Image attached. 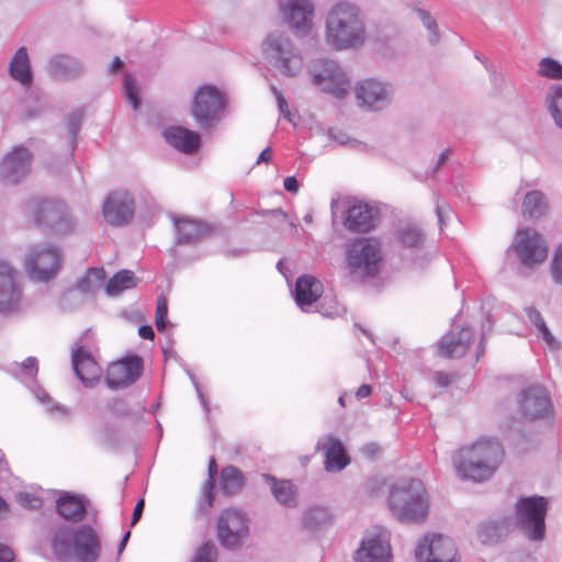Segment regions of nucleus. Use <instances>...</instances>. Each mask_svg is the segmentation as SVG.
<instances>
[{"label": "nucleus", "mask_w": 562, "mask_h": 562, "mask_svg": "<svg viewBox=\"0 0 562 562\" xmlns=\"http://www.w3.org/2000/svg\"><path fill=\"white\" fill-rule=\"evenodd\" d=\"M366 27L359 9L349 2H338L328 11L326 43L336 50L362 45Z\"/></svg>", "instance_id": "obj_1"}, {"label": "nucleus", "mask_w": 562, "mask_h": 562, "mask_svg": "<svg viewBox=\"0 0 562 562\" xmlns=\"http://www.w3.org/2000/svg\"><path fill=\"white\" fill-rule=\"evenodd\" d=\"M504 459L502 445L492 439H480L462 451V459L456 462L463 479L484 481L490 479Z\"/></svg>", "instance_id": "obj_2"}, {"label": "nucleus", "mask_w": 562, "mask_h": 562, "mask_svg": "<svg viewBox=\"0 0 562 562\" xmlns=\"http://www.w3.org/2000/svg\"><path fill=\"white\" fill-rule=\"evenodd\" d=\"M390 508L402 522H420L428 514V502L420 481L412 480L406 486L392 490Z\"/></svg>", "instance_id": "obj_3"}, {"label": "nucleus", "mask_w": 562, "mask_h": 562, "mask_svg": "<svg viewBox=\"0 0 562 562\" xmlns=\"http://www.w3.org/2000/svg\"><path fill=\"white\" fill-rule=\"evenodd\" d=\"M226 105V97L221 90L203 85L195 90L190 111L198 127L211 131L222 121Z\"/></svg>", "instance_id": "obj_4"}, {"label": "nucleus", "mask_w": 562, "mask_h": 562, "mask_svg": "<svg viewBox=\"0 0 562 562\" xmlns=\"http://www.w3.org/2000/svg\"><path fill=\"white\" fill-rule=\"evenodd\" d=\"M383 262L381 243L375 238L362 237L352 240L346 251L348 268L362 277H375Z\"/></svg>", "instance_id": "obj_5"}, {"label": "nucleus", "mask_w": 562, "mask_h": 562, "mask_svg": "<svg viewBox=\"0 0 562 562\" xmlns=\"http://www.w3.org/2000/svg\"><path fill=\"white\" fill-rule=\"evenodd\" d=\"M548 502L543 496L521 497L516 504V519L532 540H541L544 536V518Z\"/></svg>", "instance_id": "obj_6"}, {"label": "nucleus", "mask_w": 562, "mask_h": 562, "mask_svg": "<svg viewBox=\"0 0 562 562\" xmlns=\"http://www.w3.org/2000/svg\"><path fill=\"white\" fill-rule=\"evenodd\" d=\"M261 49L267 59L290 76L295 75L301 68V58L294 53L290 38L282 32L268 34L261 44Z\"/></svg>", "instance_id": "obj_7"}, {"label": "nucleus", "mask_w": 562, "mask_h": 562, "mask_svg": "<svg viewBox=\"0 0 562 562\" xmlns=\"http://www.w3.org/2000/svg\"><path fill=\"white\" fill-rule=\"evenodd\" d=\"M33 221L36 225H46L53 233L65 235L72 231L74 222L67 205L60 200H43L34 205Z\"/></svg>", "instance_id": "obj_8"}, {"label": "nucleus", "mask_w": 562, "mask_h": 562, "mask_svg": "<svg viewBox=\"0 0 562 562\" xmlns=\"http://www.w3.org/2000/svg\"><path fill=\"white\" fill-rule=\"evenodd\" d=\"M135 214V201L127 190L112 191L102 204V215L111 226L127 225Z\"/></svg>", "instance_id": "obj_9"}, {"label": "nucleus", "mask_w": 562, "mask_h": 562, "mask_svg": "<svg viewBox=\"0 0 562 562\" xmlns=\"http://www.w3.org/2000/svg\"><path fill=\"white\" fill-rule=\"evenodd\" d=\"M514 247L520 261L528 267L540 265L548 257V247L542 235L530 228L517 232Z\"/></svg>", "instance_id": "obj_10"}, {"label": "nucleus", "mask_w": 562, "mask_h": 562, "mask_svg": "<svg viewBox=\"0 0 562 562\" xmlns=\"http://www.w3.org/2000/svg\"><path fill=\"white\" fill-rule=\"evenodd\" d=\"M417 562H459L454 543L442 535L425 536L415 552Z\"/></svg>", "instance_id": "obj_11"}, {"label": "nucleus", "mask_w": 562, "mask_h": 562, "mask_svg": "<svg viewBox=\"0 0 562 562\" xmlns=\"http://www.w3.org/2000/svg\"><path fill=\"white\" fill-rule=\"evenodd\" d=\"M32 154L23 146L14 147L0 165V178L5 184H18L31 170Z\"/></svg>", "instance_id": "obj_12"}, {"label": "nucleus", "mask_w": 562, "mask_h": 562, "mask_svg": "<svg viewBox=\"0 0 562 562\" xmlns=\"http://www.w3.org/2000/svg\"><path fill=\"white\" fill-rule=\"evenodd\" d=\"M143 372V359L139 356L125 357L109 366L105 383L110 389H121L133 384Z\"/></svg>", "instance_id": "obj_13"}, {"label": "nucleus", "mask_w": 562, "mask_h": 562, "mask_svg": "<svg viewBox=\"0 0 562 562\" xmlns=\"http://www.w3.org/2000/svg\"><path fill=\"white\" fill-rule=\"evenodd\" d=\"M60 267V255L57 249L46 248L31 254L25 259V268L31 279L49 281Z\"/></svg>", "instance_id": "obj_14"}, {"label": "nucleus", "mask_w": 562, "mask_h": 562, "mask_svg": "<svg viewBox=\"0 0 562 562\" xmlns=\"http://www.w3.org/2000/svg\"><path fill=\"white\" fill-rule=\"evenodd\" d=\"M322 69L313 70L314 83L336 98H344L349 90V81L339 66L333 60L322 63Z\"/></svg>", "instance_id": "obj_15"}, {"label": "nucleus", "mask_w": 562, "mask_h": 562, "mask_svg": "<svg viewBox=\"0 0 562 562\" xmlns=\"http://www.w3.org/2000/svg\"><path fill=\"white\" fill-rule=\"evenodd\" d=\"M285 22L295 31L307 33L313 24L314 8L311 0H279Z\"/></svg>", "instance_id": "obj_16"}, {"label": "nucleus", "mask_w": 562, "mask_h": 562, "mask_svg": "<svg viewBox=\"0 0 562 562\" xmlns=\"http://www.w3.org/2000/svg\"><path fill=\"white\" fill-rule=\"evenodd\" d=\"M247 531L246 519L239 512L227 509L221 515L217 533L222 546L236 547L247 536Z\"/></svg>", "instance_id": "obj_17"}, {"label": "nucleus", "mask_w": 562, "mask_h": 562, "mask_svg": "<svg viewBox=\"0 0 562 562\" xmlns=\"http://www.w3.org/2000/svg\"><path fill=\"white\" fill-rule=\"evenodd\" d=\"M390 559L391 546L385 530H378L367 537L355 555L356 562H389Z\"/></svg>", "instance_id": "obj_18"}, {"label": "nucleus", "mask_w": 562, "mask_h": 562, "mask_svg": "<svg viewBox=\"0 0 562 562\" xmlns=\"http://www.w3.org/2000/svg\"><path fill=\"white\" fill-rule=\"evenodd\" d=\"M473 342L474 334L470 328L451 330L439 341L438 356L445 359L461 358L468 353Z\"/></svg>", "instance_id": "obj_19"}, {"label": "nucleus", "mask_w": 562, "mask_h": 562, "mask_svg": "<svg viewBox=\"0 0 562 562\" xmlns=\"http://www.w3.org/2000/svg\"><path fill=\"white\" fill-rule=\"evenodd\" d=\"M74 552L80 562H94L100 552V542L93 528L79 527L72 539Z\"/></svg>", "instance_id": "obj_20"}, {"label": "nucleus", "mask_w": 562, "mask_h": 562, "mask_svg": "<svg viewBox=\"0 0 562 562\" xmlns=\"http://www.w3.org/2000/svg\"><path fill=\"white\" fill-rule=\"evenodd\" d=\"M72 367L77 376L86 386H92L101 379V367L85 347L72 350Z\"/></svg>", "instance_id": "obj_21"}, {"label": "nucleus", "mask_w": 562, "mask_h": 562, "mask_svg": "<svg viewBox=\"0 0 562 562\" xmlns=\"http://www.w3.org/2000/svg\"><path fill=\"white\" fill-rule=\"evenodd\" d=\"M164 137L170 146L187 155L196 153L201 147L200 134L184 126H169L164 131Z\"/></svg>", "instance_id": "obj_22"}, {"label": "nucleus", "mask_w": 562, "mask_h": 562, "mask_svg": "<svg viewBox=\"0 0 562 562\" xmlns=\"http://www.w3.org/2000/svg\"><path fill=\"white\" fill-rule=\"evenodd\" d=\"M520 407L522 414L530 419L546 417L551 412L548 394L540 386H531L522 393Z\"/></svg>", "instance_id": "obj_23"}, {"label": "nucleus", "mask_w": 562, "mask_h": 562, "mask_svg": "<svg viewBox=\"0 0 562 562\" xmlns=\"http://www.w3.org/2000/svg\"><path fill=\"white\" fill-rule=\"evenodd\" d=\"M344 224L351 232L367 233L374 227V210L366 202L355 201L347 209Z\"/></svg>", "instance_id": "obj_24"}, {"label": "nucleus", "mask_w": 562, "mask_h": 562, "mask_svg": "<svg viewBox=\"0 0 562 562\" xmlns=\"http://www.w3.org/2000/svg\"><path fill=\"white\" fill-rule=\"evenodd\" d=\"M18 273L11 265L0 260V310L8 308L19 299Z\"/></svg>", "instance_id": "obj_25"}, {"label": "nucleus", "mask_w": 562, "mask_h": 562, "mask_svg": "<svg viewBox=\"0 0 562 562\" xmlns=\"http://www.w3.org/2000/svg\"><path fill=\"white\" fill-rule=\"evenodd\" d=\"M324 292L323 283L311 274H304L297 278L295 283V302L305 310L315 303Z\"/></svg>", "instance_id": "obj_26"}, {"label": "nucleus", "mask_w": 562, "mask_h": 562, "mask_svg": "<svg viewBox=\"0 0 562 562\" xmlns=\"http://www.w3.org/2000/svg\"><path fill=\"white\" fill-rule=\"evenodd\" d=\"M176 227L179 244L195 243L209 237L213 233V226L206 222L180 218L176 220Z\"/></svg>", "instance_id": "obj_27"}, {"label": "nucleus", "mask_w": 562, "mask_h": 562, "mask_svg": "<svg viewBox=\"0 0 562 562\" xmlns=\"http://www.w3.org/2000/svg\"><path fill=\"white\" fill-rule=\"evenodd\" d=\"M322 445L325 450V469L327 471H340L349 463V458L339 439L329 436Z\"/></svg>", "instance_id": "obj_28"}, {"label": "nucleus", "mask_w": 562, "mask_h": 562, "mask_svg": "<svg viewBox=\"0 0 562 562\" xmlns=\"http://www.w3.org/2000/svg\"><path fill=\"white\" fill-rule=\"evenodd\" d=\"M58 514L66 520L78 522L85 519L87 515L86 506L81 497L65 494L58 497L56 502Z\"/></svg>", "instance_id": "obj_29"}, {"label": "nucleus", "mask_w": 562, "mask_h": 562, "mask_svg": "<svg viewBox=\"0 0 562 562\" xmlns=\"http://www.w3.org/2000/svg\"><path fill=\"white\" fill-rule=\"evenodd\" d=\"M10 75L20 83L27 86L32 81L29 55L25 47H21L16 50L10 61Z\"/></svg>", "instance_id": "obj_30"}, {"label": "nucleus", "mask_w": 562, "mask_h": 562, "mask_svg": "<svg viewBox=\"0 0 562 562\" xmlns=\"http://www.w3.org/2000/svg\"><path fill=\"white\" fill-rule=\"evenodd\" d=\"M357 99L363 105L373 106L386 95L382 83L374 80H366L357 88Z\"/></svg>", "instance_id": "obj_31"}, {"label": "nucleus", "mask_w": 562, "mask_h": 562, "mask_svg": "<svg viewBox=\"0 0 562 562\" xmlns=\"http://www.w3.org/2000/svg\"><path fill=\"white\" fill-rule=\"evenodd\" d=\"M138 283V278L131 270H121L115 273L105 285V291L110 295H116L123 291L134 289Z\"/></svg>", "instance_id": "obj_32"}, {"label": "nucleus", "mask_w": 562, "mask_h": 562, "mask_svg": "<svg viewBox=\"0 0 562 562\" xmlns=\"http://www.w3.org/2000/svg\"><path fill=\"white\" fill-rule=\"evenodd\" d=\"M395 238L397 244L404 248H417L424 243L422 229L414 224H403L398 226Z\"/></svg>", "instance_id": "obj_33"}, {"label": "nucleus", "mask_w": 562, "mask_h": 562, "mask_svg": "<svg viewBox=\"0 0 562 562\" xmlns=\"http://www.w3.org/2000/svg\"><path fill=\"white\" fill-rule=\"evenodd\" d=\"M546 211L547 202L542 192L535 190L526 194L522 202V215L525 218L539 217Z\"/></svg>", "instance_id": "obj_34"}, {"label": "nucleus", "mask_w": 562, "mask_h": 562, "mask_svg": "<svg viewBox=\"0 0 562 562\" xmlns=\"http://www.w3.org/2000/svg\"><path fill=\"white\" fill-rule=\"evenodd\" d=\"M267 481L269 482L271 492L278 502L284 505H291L294 503L295 491L293 484L290 481L277 480L271 476H268Z\"/></svg>", "instance_id": "obj_35"}, {"label": "nucleus", "mask_w": 562, "mask_h": 562, "mask_svg": "<svg viewBox=\"0 0 562 562\" xmlns=\"http://www.w3.org/2000/svg\"><path fill=\"white\" fill-rule=\"evenodd\" d=\"M241 472L235 467H226L221 473V488L227 495L236 494L243 486Z\"/></svg>", "instance_id": "obj_36"}, {"label": "nucleus", "mask_w": 562, "mask_h": 562, "mask_svg": "<svg viewBox=\"0 0 562 562\" xmlns=\"http://www.w3.org/2000/svg\"><path fill=\"white\" fill-rule=\"evenodd\" d=\"M105 280L103 268H90L86 271L78 282V288L82 292L95 291Z\"/></svg>", "instance_id": "obj_37"}, {"label": "nucleus", "mask_w": 562, "mask_h": 562, "mask_svg": "<svg viewBox=\"0 0 562 562\" xmlns=\"http://www.w3.org/2000/svg\"><path fill=\"white\" fill-rule=\"evenodd\" d=\"M527 316L529 321L538 328L540 335L543 340L550 348H558L559 344L549 330L544 319L542 318L540 312L533 307H529L527 310Z\"/></svg>", "instance_id": "obj_38"}, {"label": "nucleus", "mask_w": 562, "mask_h": 562, "mask_svg": "<svg viewBox=\"0 0 562 562\" xmlns=\"http://www.w3.org/2000/svg\"><path fill=\"white\" fill-rule=\"evenodd\" d=\"M68 531L59 530L56 532L54 541H53V550L55 555L59 560H67L71 555V548L68 544Z\"/></svg>", "instance_id": "obj_39"}, {"label": "nucleus", "mask_w": 562, "mask_h": 562, "mask_svg": "<svg viewBox=\"0 0 562 562\" xmlns=\"http://www.w3.org/2000/svg\"><path fill=\"white\" fill-rule=\"evenodd\" d=\"M549 111L555 124L562 128V86L554 88L548 100Z\"/></svg>", "instance_id": "obj_40"}, {"label": "nucleus", "mask_w": 562, "mask_h": 562, "mask_svg": "<svg viewBox=\"0 0 562 562\" xmlns=\"http://www.w3.org/2000/svg\"><path fill=\"white\" fill-rule=\"evenodd\" d=\"M538 72L550 79H562V65L553 58H542Z\"/></svg>", "instance_id": "obj_41"}, {"label": "nucleus", "mask_w": 562, "mask_h": 562, "mask_svg": "<svg viewBox=\"0 0 562 562\" xmlns=\"http://www.w3.org/2000/svg\"><path fill=\"white\" fill-rule=\"evenodd\" d=\"M346 308L338 302L336 297L326 299L321 305V313L329 318L342 315Z\"/></svg>", "instance_id": "obj_42"}, {"label": "nucleus", "mask_w": 562, "mask_h": 562, "mask_svg": "<svg viewBox=\"0 0 562 562\" xmlns=\"http://www.w3.org/2000/svg\"><path fill=\"white\" fill-rule=\"evenodd\" d=\"M168 314L167 299L161 295L157 299V307L155 314V325L158 331H164L166 328V318Z\"/></svg>", "instance_id": "obj_43"}, {"label": "nucleus", "mask_w": 562, "mask_h": 562, "mask_svg": "<svg viewBox=\"0 0 562 562\" xmlns=\"http://www.w3.org/2000/svg\"><path fill=\"white\" fill-rule=\"evenodd\" d=\"M124 88L127 101L132 104V106L136 110L139 106V98H138V87L135 79L126 75L124 79Z\"/></svg>", "instance_id": "obj_44"}, {"label": "nucleus", "mask_w": 562, "mask_h": 562, "mask_svg": "<svg viewBox=\"0 0 562 562\" xmlns=\"http://www.w3.org/2000/svg\"><path fill=\"white\" fill-rule=\"evenodd\" d=\"M217 557V551L212 541L204 542L193 560V562H215Z\"/></svg>", "instance_id": "obj_45"}, {"label": "nucleus", "mask_w": 562, "mask_h": 562, "mask_svg": "<svg viewBox=\"0 0 562 562\" xmlns=\"http://www.w3.org/2000/svg\"><path fill=\"white\" fill-rule=\"evenodd\" d=\"M551 271L555 282L562 284V244L555 250Z\"/></svg>", "instance_id": "obj_46"}, {"label": "nucleus", "mask_w": 562, "mask_h": 562, "mask_svg": "<svg viewBox=\"0 0 562 562\" xmlns=\"http://www.w3.org/2000/svg\"><path fill=\"white\" fill-rule=\"evenodd\" d=\"M71 59L67 56H58L54 58L50 63L52 71L55 75H61L67 72V68L69 67Z\"/></svg>", "instance_id": "obj_47"}, {"label": "nucleus", "mask_w": 562, "mask_h": 562, "mask_svg": "<svg viewBox=\"0 0 562 562\" xmlns=\"http://www.w3.org/2000/svg\"><path fill=\"white\" fill-rule=\"evenodd\" d=\"M217 473V464H216V461L215 459H211L210 463H209V492H207V501H209V506H212L213 505V488H214V483H215V475Z\"/></svg>", "instance_id": "obj_48"}, {"label": "nucleus", "mask_w": 562, "mask_h": 562, "mask_svg": "<svg viewBox=\"0 0 562 562\" xmlns=\"http://www.w3.org/2000/svg\"><path fill=\"white\" fill-rule=\"evenodd\" d=\"M21 505L27 508L37 509L42 506V499L30 493H24L19 496Z\"/></svg>", "instance_id": "obj_49"}, {"label": "nucleus", "mask_w": 562, "mask_h": 562, "mask_svg": "<svg viewBox=\"0 0 562 562\" xmlns=\"http://www.w3.org/2000/svg\"><path fill=\"white\" fill-rule=\"evenodd\" d=\"M14 554L9 546L0 542V562H11Z\"/></svg>", "instance_id": "obj_50"}, {"label": "nucleus", "mask_w": 562, "mask_h": 562, "mask_svg": "<svg viewBox=\"0 0 562 562\" xmlns=\"http://www.w3.org/2000/svg\"><path fill=\"white\" fill-rule=\"evenodd\" d=\"M451 375L445 372H436L435 381L440 387H447L451 383Z\"/></svg>", "instance_id": "obj_51"}, {"label": "nucleus", "mask_w": 562, "mask_h": 562, "mask_svg": "<svg viewBox=\"0 0 562 562\" xmlns=\"http://www.w3.org/2000/svg\"><path fill=\"white\" fill-rule=\"evenodd\" d=\"M144 506H145V501L143 498L136 503L134 512H133V516H132V521H131L132 526H134L140 519L143 510H144Z\"/></svg>", "instance_id": "obj_52"}, {"label": "nucleus", "mask_w": 562, "mask_h": 562, "mask_svg": "<svg viewBox=\"0 0 562 562\" xmlns=\"http://www.w3.org/2000/svg\"><path fill=\"white\" fill-rule=\"evenodd\" d=\"M284 189L289 192L296 193L299 191V183L295 177H286L284 179Z\"/></svg>", "instance_id": "obj_53"}, {"label": "nucleus", "mask_w": 562, "mask_h": 562, "mask_svg": "<svg viewBox=\"0 0 562 562\" xmlns=\"http://www.w3.org/2000/svg\"><path fill=\"white\" fill-rule=\"evenodd\" d=\"M138 334L142 338L153 340L155 337L154 329L149 325H143L138 328Z\"/></svg>", "instance_id": "obj_54"}, {"label": "nucleus", "mask_w": 562, "mask_h": 562, "mask_svg": "<svg viewBox=\"0 0 562 562\" xmlns=\"http://www.w3.org/2000/svg\"><path fill=\"white\" fill-rule=\"evenodd\" d=\"M371 393H372V387L369 384H362L361 386L358 387V390L356 392V396H357V398L360 400V398L370 396Z\"/></svg>", "instance_id": "obj_55"}, {"label": "nucleus", "mask_w": 562, "mask_h": 562, "mask_svg": "<svg viewBox=\"0 0 562 562\" xmlns=\"http://www.w3.org/2000/svg\"><path fill=\"white\" fill-rule=\"evenodd\" d=\"M271 159H272V150L270 147H267L260 153V155L257 159V164L269 162Z\"/></svg>", "instance_id": "obj_56"}, {"label": "nucleus", "mask_w": 562, "mask_h": 562, "mask_svg": "<svg viewBox=\"0 0 562 562\" xmlns=\"http://www.w3.org/2000/svg\"><path fill=\"white\" fill-rule=\"evenodd\" d=\"M23 369L29 370L31 372L37 371V361L35 358H27L22 363Z\"/></svg>", "instance_id": "obj_57"}, {"label": "nucleus", "mask_w": 562, "mask_h": 562, "mask_svg": "<svg viewBox=\"0 0 562 562\" xmlns=\"http://www.w3.org/2000/svg\"><path fill=\"white\" fill-rule=\"evenodd\" d=\"M277 100H278V105H279L280 111L282 113L289 114L288 102L285 101L283 95H281L280 93H277Z\"/></svg>", "instance_id": "obj_58"}, {"label": "nucleus", "mask_w": 562, "mask_h": 562, "mask_svg": "<svg viewBox=\"0 0 562 562\" xmlns=\"http://www.w3.org/2000/svg\"><path fill=\"white\" fill-rule=\"evenodd\" d=\"M122 66L123 61L121 60V58L115 57L110 65V69L112 72H117L119 70H121Z\"/></svg>", "instance_id": "obj_59"}, {"label": "nucleus", "mask_w": 562, "mask_h": 562, "mask_svg": "<svg viewBox=\"0 0 562 562\" xmlns=\"http://www.w3.org/2000/svg\"><path fill=\"white\" fill-rule=\"evenodd\" d=\"M7 503L0 497V516L8 512Z\"/></svg>", "instance_id": "obj_60"}, {"label": "nucleus", "mask_w": 562, "mask_h": 562, "mask_svg": "<svg viewBox=\"0 0 562 562\" xmlns=\"http://www.w3.org/2000/svg\"><path fill=\"white\" fill-rule=\"evenodd\" d=\"M130 535H131V532H130V531H127V532L125 533V536L123 537L122 542H121V548H122V547H124V546L126 544V541L128 540Z\"/></svg>", "instance_id": "obj_61"}, {"label": "nucleus", "mask_w": 562, "mask_h": 562, "mask_svg": "<svg viewBox=\"0 0 562 562\" xmlns=\"http://www.w3.org/2000/svg\"><path fill=\"white\" fill-rule=\"evenodd\" d=\"M69 66H74V67H75V70H78V67H76V66H77V63H76V61L71 60V63H70V65H69Z\"/></svg>", "instance_id": "obj_62"}, {"label": "nucleus", "mask_w": 562, "mask_h": 562, "mask_svg": "<svg viewBox=\"0 0 562 562\" xmlns=\"http://www.w3.org/2000/svg\"><path fill=\"white\" fill-rule=\"evenodd\" d=\"M339 402H340V404H341V405H344V400H342V397H340V398H339Z\"/></svg>", "instance_id": "obj_63"}]
</instances>
